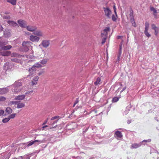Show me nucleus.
I'll return each instance as SVG.
<instances>
[{"label":"nucleus","mask_w":159,"mask_h":159,"mask_svg":"<svg viewBox=\"0 0 159 159\" xmlns=\"http://www.w3.org/2000/svg\"><path fill=\"white\" fill-rule=\"evenodd\" d=\"M4 113V111L2 110H0V116L2 115Z\"/></svg>","instance_id":"obj_57"},{"label":"nucleus","mask_w":159,"mask_h":159,"mask_svg":"<svg viewBox=\"0 0 159 159\" xmlns=\"http://www.w3.org/2000/svg\"><path fill=\"white\" fill-rule=\"evenodd\" d=\"M151 27L152 29L153 30L157 28V27L154 24H152L151 25Z\"/></svg>","instance_id":"obj_50"},{"label":"nucleus","mask_w":159,"mask_h":159,"mask_svg":"<svg viewBox=\"0 0 159 159\" xmlns=\"http://www.w3.org/2000/svg\"><path fill=\"white\" fill-rule=\"evenodd\" d=\"M11 60L12 61L16 63H20L21 62V61L20 60L17 58L11 59Z\"/></svg>","instance_id":"obj_31"},{"label":"nucleus","mask_w":159,"mask_h":159,"mask_svg":"<svg viewBox=\"0 0 159 159\" xmlns=\"http://www.w3.org/2000/svg\"><path fill=\"white\" fill-rule=\"evenodd\" d=\"M89 126L88 127H87L85 129H83V133H85L88 129L89 128Z\"/></svg>","instance_id":"obj_48"},{"label":"nucleus","mask_w":159,"mask_h":159,"mask_svg":"<svg viewBox=\"0 0 159 159\" xmlns=\"http://www.w3.org/2000/svg\"><path fill=\"white\" fill-rule=\"evenodd\" d=\"M10 56L11 57H20L22 56V55H20L18 53L16 52H13L12 54H11ZM23 57H24V56H23Z\"/></svg>","instance_id":"obj_20"},{"label":"nucleus","mask_w":159,"mask_h":159,"mask_svg":"<svg viewBox=\"0 0 159 159\" xmlns=\"http://www.w3.org/2000/svg\"><path fill=\"white\" fill-rule=\"evenodd\" d=\"M129 16L131 18V19H133L134 18L133 16V11L132 10H131L129 14Z\"/></svg>","instance_id":"obj_43"},{"label":"nucleus","mask_w":159,"mask_h":159,"mask_svg":"<svg viewBox=\"0 0 159 159\" xmlns=\"http://www.w3.org/2000/svg\"><path fill=\"white\" fill-rule=\"evenodd\" d=\"M153 30H154L155 31V35L156 36H157L158 34V32L159 30L158 28H157L155 29H154Z\"/></svg>","instance_id":"obj_45"},{"label":"nucleus","mask_w":159,"mask_h":159,"mask_svg":"<svg viewBox=\"0 0 159 159\" xmlns=\"http://www.w3.org/2000/svg\"><path fill=\"white\" fill-rule=\"evenodd\" d=\"M142 145V142H140L138 143H134L131 145V146L130 148L131 149L137 148L141 146Z\"/></svg>","instance_id":"obj_7"},{"label":"nucleus","mask_w":159,"mask_h":159,"mask_svg":"<svg viewBox=\"0 0 159 159\" xmlns=\"http://www.w3.org/2000/svg\"><path fill=\"white\" fill-rule=\"evenodd\" d=\"M30 40L33 42H38L39 39V38L36 36L32 35L30 36Z\"/></svg>","instance_id":"obj_10"},{"label":"nucleus","mask_w":159,"mask_h":159,"mask_svg":"<svg viewBox=\"0 0 159 159\" xmlns=\"http://www.w3.org/2000/svg\"><path fill=\"white\" fill-rule=\"evenodd\" d=\"M25 95H20L16 96L14 99L16 100H22L25 98Z\"/></svg>","instance_id":"obj_12"},{"label":"nucleus","mask_w":159,"mask_h":159,"mask_svg":"<svg viewBox=\"0 0 159 159\" xmlns=\"http://www.w3.org/2000/svg\"><path fill=\"white\" fill-rule=\"evenodd\" d=\"M30 155L28 154L23 156H19L16 159H30L31 157Z\"/></svg>","instance_id":"obj_13"},{"label":"nucleus","mask_w":159,"mask_h":159,"mask_svg":"<svg viewBox=\"0 0 159 159\" xmlns=\"http://www.w3.org/2000/svg\"><path fill=\"white\" fill-rule=\"evenodd\" d=\"M11 155V153L10 152L8 153L7 155H6L4 156L5 159H9L10 158Z\"/></svg>","instance_id":"obj_37"},{"label":"nucleus","mask_w":159,"mask_h":159,"mask_svg":"<svg viewBox=\"0 0 159 159\" xmlns=\"http://www.w3.org/2000/svg\"><path fill=\"white\" fill-rule=\"evenodd\" d=\"M11 52L10 51H6L2 53V55L4 56H10Z\"/></svg>","instance_id":"obj_24"},{"label":"nucleus","mask_w":159,"mask_h":159,"mask_svg":"<svg viewBox=\"0 0 159 159\" xmlns=\"http://www.w3.org/2000/svg\"><path fill=\"white\" fill-rule=\"evenodd\" d=\"M4 35L6 37H10L11 36V33L8 31H6L4 32Z\"/></svg>","instance_id":"obj_27"},{"label":"nucleus","mask_w":159,"mask_h":159,"mask_svg":"<svg viewBox=\"0 0 159 159\" xmlns=\"http://www.w3.org/2000/svg\"><path fill=\"white\" fill-rule=\"evenodd\" d=\"M17 22L21 27L26 28L27 25L26 21L20 19L18 20Z\"/></svg>","instance_id":"obj_4"},{"label":"nucleus","mask_w":159,"mask_h":159,"mask_svg":"<svg viewBox=\"0 0 159 159\" xmlns=\"http://www.w3.org/2000/svg\"><path fill=\"white\" fill-rule=\"evenodd\" d=\"M113 9H114L115 13L116 16H117V13H116V6H115V5H114L113 6Z\"/></svg>","instance_id":"obj_53"},{"label":"nucleus","mask_w":159,"mask_h":159,"mask_svg":"<svg viewBox=\"0 0 159 159\" xmlns=\"http://www.w3.org/2000/svg\"><path fill=\"white\" fill-rule=\"evenodd\" d=\"M7 23L10 25H12L14 27L18 26L16 22L13 21L8 20L7 21Z\"/></svg>","instance_id":"obj_17"},{"label":"nucleus","mask_w":159,"mask_h":159,"mask_svg":"<svg viewBox=\"0 0 159 159\" xmlns=\"http://www.w3.org/2000/svg\"><path fill=\"white\" fill-rule=\"evenodd\" d=\"M105 15L108 19L111 18V15L112 13L111 11L108 7H103Z\"/></svg>","instance_id":"obj_2"},{"label":"nucleus","mask_w":159,"mask_h":159,"mask_svg":"<svg viewBox=\"0 0 159 159\" xmlns=\"http://www.w3.org/2000/svg\"><path fill=\"white\" fill-rule=\"evenodd\" d=\"M129 109L128 111L126 110L124 112V113H123L124 115H126L128 113V111H129Z\"/></svg>","instance_id":"obj_58"},{"label":"nucleus","mask_w":159,"mask_h":159,"mask_svg":"<svg viewBox=\"0 0 159 159\" xmlns=\"http://www.w3.org/2000/svg\"><path fill=\"white\" fill-rule=\"evenodd\" d=\"M106 37H107V36H105V37L104 38L102 39V44H103L104 43H105V42H106Z\"/></svg>","instance_id":"obj_51"},{"label":"nucleus","mask_w":159,"mask_h":159,"mask_svg":"<svg viewBox=\"0 0 159 159\" xmlns=\"http://www.w3.org/2000/svg\"><path fill=\"white\" fill-rule=\"evenodd\" d=\"M34 34L36 35L39 36H42V34L40 30H37L34 31Z\"/></svg>","instance_id":"obj_26"},{"label":"nucleus","mask_w":159,"mask_h":159,"mask_svg":"<svg viewBox=\"0 0 159 159\" xmlns=\"http://www.w3.org/2000/svg\"><path fill=\"white\" fill-rule=\"evenodd\" d=\"M3 28L2 25H0V32L3 30Z\"/></svg>","instance_id":"obj_60"},{"label":"nucleus","mask_w":159,"mask_h":159,"mask_svg":"<svg viewBox=\"0 0 159 159\" xmlns=\"http://www.w3.org/2000/svg\"><path fill=\"white\" fill-rule=\"evenodd\" d=\"M110 30V29L109 27H106L103 30L104 33H101L102 36L103 37L104 35H105V36H106L107 34V32L109 31Z\"/></svg>","instance_id":"obj_14"},{"label":"nucleus","mask_w":159,"mask_h":159,"mask_svg":"<svg viewBox=\"0 0 159 159\" xmlns=\"http://www.w3.org/2000/svg\"><path fill=\"white\" fill-rule=\"evenodd\" d=\"M5 13L6 14H8L10 13V12L8 11H6L5 12Z\"/></svg>","instance_id":"obj_64"},{"label":"nucleus","mask_w":159,"mask_h":159,"mask_svg":"<svg viewBox=\"0 0 159 159\" xmlns=\"http://www.w3.org/2000/svg\"><path fill=\"white\" fill-rule=\"evenodd\" d=\"M43 142V141L42 140H35L34 141H30L27 143L28 144L26 145V147H29L30 146L34 144H36V143H38L37 144V145H39V144L42 143Z\"/></svg>","instance_id":"obj_3"},{"label":"nucleus","mask_w":159,"mask_h":159,"mask_svg":"<svg viewBox=\"0 0 159 159\" xmlns=\"http://www.w3.org/2000/svg\"><path fill=\"white\" fill-rule=\"evenodd\" d=\"M12 48V46L11 45H8L7 46H4L2 47V49L3 50H9Z\"/></svg>","instance_id":"obj_22"},{"label":"nucleus","mask_w":159,"mask_h":159,"mask_svg":"<svg viewBox=\"0 0 159 159\" xmlns=\"http://www.w3.org/2000/svg\"><path fill=\"white\" fill-rule=\"evenodd\" d=\"M22 85L21 82H16L12 86V91L15 93H17L19 92L21 89L20 88Z\"/></svg>","instance_id":"obj_1"},{"label":"nucleus","mask_w":159,"mask_h":159,"mask_svg":"<svg viewBox=\"0 0 159 159\" xmlns=\"http://www.w3.org/2000/svg\"><path fill=\"white\" fill-rule=\"evenodd\" d=\"M10 120V118H9L8 117L7 118H6L3 119L2 120V122L3 123H5L8 122Z\"/></svg>","instance_id":"obj_38"},{"label":"nucleus","mask_w":159,"mask_h":159,"mask_svg":"<svg viewBox=\"0 0 159 159\" xmlns=\"http://www.w3.org/2000/svg\"><path fill=\"white\" fill-rule=\"evenodd\" d=\"M115 136L117 139H119L123 137V135L121 132L117 131L115 132Z\"/></svg>","instance_id":"obj_8"},{"label":"nucleus","mask_w":159,"mask_h":159,"mask_svg":"<svg viewBox=\"0 0 159 159\" xmlns=\"http://www.w3.org/2000/svg\"><path fill=\"white\" fill-rule=\"evenodd\" d=\"M131 21L132 23V25L134 27H135L136 26V24L134 22V18L133 19H131Z\"/></svg>","instance_id":"obj_41"},{"label":"nucleus","mask_w":159,"mask_h":159,"mask_svg":"<svg viewBox=\"0 0 159 159\" xmlns=\"http://www.w3.org/2000/svg\"><path fill=\"white\" fill-rule=\"evenodd\" d=\"M18 101H11L9 102V104L10 105H13V104H17L18 103Z\"/></svg>","instance_id":"obj_36"},{"label":"nucleus","mask_w":159,"mask_h":159,"mask_svg":"<svg viewBox=\"0 0 159 159\" xmlns=\"http://www.w3.org/2000/svg\"><path fill=\"white\" fill-rule=\"evenodd\" d=\"M9 64V63L8 62H6L5 63V65H4V66H5V69H6V68L7 67V70L8 69V65Z\"/></svg>","instance_id":"obj_56"},{"label":"nucleus","mask_w":159,"mask_h":159,"mask_svg":"<svg viewBox=\"0 0 159 159\" xmlns=\"http://www.w3.org/2000/svg\"><path fill=\"white\" fill-rule=\"evenodd\" d=\"M119 100V98L117 97H115L112 99V102H117Z\"/></svg>","instance_id":"obj_35"},{"label":"nucleus","mask_w":159,"mask_h":159,"mask_svg":"<svg viewBox=\"0 0 159 159\" xmlns=\"http://www.w3.org/2000/svg\"><path fill=\"white\" fill-rule=\"evenodd\" d=\"M73 124V123L70 124V125L69 124H68L66 126L67 128L69 130H71L72 129H73L74 128L71 127V126H72Z\"/></svg>","instance_id":"obj_34"},{"label":"nucleus","mask_w":159,"mask_h":159,"mask_svg":"<svg viewBox=\"0 0 159 159\" xmlns=\"http://www.w3.org/2000/svg\"><path fill=\"white\" fill-rule=\"evenodd\" d=\"M131 122V121L130 120H128L127 121V123L128 124H129Z\"/></svg>","instance_id":"obj_61"},{"label":"nucleus","mask_w":159,"mask_h":159,"mask_svg":"<svg viewBox=\"0 0 159 159\" xmlns=\"http://www.w3.org/2000/svg\"><path fill=\"white\" fill-rule=\"evenodd\" d=\"M8 91V89L7 88H3L0 89V94H3L7 93Z\"/></svg>","instance_id":"obj_15"},{"label":"nucleus","mask_w":159,"mask_h":159,"mask_svg":"<svg viewBox=\"0 0 159 159\" xmlns=\"http://www.w3.org/2000/svg\"><path fill=\"white\" fill-rule=\"evenodd\" d=\"M101 78L99 77H98L96 81L94 82V84L96 85H98L100 84V82L101 81Z\"/></svg>","instance_id":"obj_29"},{"label":"nucleus","mask_w":159,"mask_h":159,"mask_svg":"<svg viewBox=\"0 0 159 159\" xmlns=\"http://www.w3.org/2000/svg\"><path fill=\"white\" fill-rule=\"evenodd\" d=\"M39 79L38 76L34 77L33 79L32 80L31 85L32 86L36 84L37 83Z\"/></svg>","instance_id":"obj_11"},{"label":"nucleus","mask_w":159,"mask_h":159,"mask_svg":"<svg viewBox=\"0 0 159 159\" xmlns=\"http://www.w3.org/2000/svg\"><path fill=\"white\" fill-rule=\"evenodd\" d=\"M150 10L151 11L153 12V15L155 17H156L157 16V11L156 9L154 7H150Z\"/></svg>","instance_id":"obj_21"},{"label":"nucleus","mask_w":159,"mask_h":159,"mask_svg":"<svg viewBox=\"0 0 159 159\" xmlns=\"http://www.w3.org/2000/svg\"><path fill=\"white\" fill-rule=\"evenodd\" d=\"M16 115V114L15 113L11 114V115H9L8 117L9 118H10V120L11 119L14 118L15 117Z\"/></svg>","instance_id":"obj_40"},{"label":"nucleus","mask_w":159,"mask_h":159,"mask_svg":"<svg viewBox=\"0 0 159 159\" xmlns=\"http://www.w3.org/2000/svg\"><path fill=\"white\" fill-rule=\"evenodd\" d=\"M6 100V98L5 97H0V101H4Z\"/></svg>","instance_id":"obj_54"},{"label":"nucleus","mask_w":159,"mask_h":159,"mask_svg":"<svg viewBox=\"0 0 159 159\" xmlns=\"http://www.w3.org/2000/svg\"><path fill=\"white\" fill-rule=\"evenodd\" d=\"M151 141V139H148L147 140H144L141 142H142V144L143 143V142L149 143V142H150Z\"/></svg>","instance_id":"obj_46"},{"label":"nucleus","mask_w":159,"mask_h":159,"mask_svg":"<svg viewBox=\"0 0 159 159\" xmlns=\"http://www.w3.org/2000/svg\"><path fill=\"white\" fill-rule=\"evenodd\" d=\"M149 27V24L148 23L146 22L145 25V30H148V29Z\"/></svg>","instance_id":"obj_42"},{"label":"nucleus","mask_w":159,"mask_h":159,"mask_svg":"<svg viewBox=\"0 0 159 159\" xmlns=\"http://www.w3.org/2000/svg\"><path fill=\"white\" fill-rule=\"evenodd\" d=\"M16 0H7V2L10 3L13 5L16 4Z\"/></svg>","instance_id":"obj_30"},{"label":"nucleus","mask_w":159,"mask_h":159,"mask_svg":"<svg viewBox=\"0 0 159 159\" xmlns=\"http://www.w3.org/2000/svg\"><path fill=\"white\" fill-rule=\"evenodd\" d=\"M29 71L30 72L29 76H31L34 75L36 73V69L34 67L32 66L30 68Z\"/></svg>","instance_id":"obj_9"},{"label":"nucleus","mask_w":159,"mask_h":159,"mask_svg":"<svg viewBox=\"0 0 159 159\" xmlns=\"http://www.w3.org/2000/svg\"><path fill=\"white\" fill-rule=\"evenodd\" d=\"M48 60L47 59H44L41 60L40 61V63L42 65L45 64L47 62Z\"/></svg>","instance_id":"obj_32"},{"label":"nucleus","mask_w":159,"mask_h":159,"mask_svg":"<svg viewBox=\"0 0 159 159\" xmlns=\"http://www.w3.org/2000/svg\"><path fill=\"white\" fill-rule=\"evenodd\" d=\"M25 106V104L23 102H21L20 101H18L17 106V108H21L24 107Z\"/></svg>","instance_id":"obj_18"},{"label":"nucleus","mask_w":159,"mask_h":159,"mask_svg":"<svg viewBox=\"0 0 159 159\" xmlns=\"http://www.w3.org/2000/svg\"><path fill=\"white\" fill-rule=\"evenodd\" d=\"M24 47V48H23V49H24V51L25 52H27L28 51V50H29V48H28L27 47V46H23Z\"/></svg>","instance_id":"obj_49"},{"label":"nucleus","mask_w":159,"mask_h":159,"mask_svg":"<svg viewBox=\"0 0 159 159\" xmlns=\"http://www.w3.org/2000/svg\"><path fill=\"white\" fill-rule=\"evenodd\" d=\"M60 118V117L59 116H55L53 117L52 118L51 120H53L56 119H58L57 120H56L55 121H54L52 125L54 124V123H57V121H58V119Z\"/></svg>","instance_id":"obj_23"},{"label":"nucleus","mask_w":159,"mask_h":159,"mask_svg":"<svg viewBox=\"0 0 159 159\" xmlns=\"http://www.w3.org/2000/svg\"><path fill=\"white\" fill-rule=\"evenodd\" d=\"M126 88V86H125L122 89V90L120 91V93H121L124 90H125Z\"/></svg>","instance_id":"obj_59"},{"label":"nucleus","mask_w":159,"mask_h":159,"mask_svg":"<svg viewBox=\"0 0 159 159\" xmlns=\"http://www.w3.org/2000/svg\"><path fill=\"white\" fill-rule=\"evenodd\" d=\"M50 45V42L48 40H43L41 44L39 45V46H42L44 48H47Z\"/></svg>","instance_id":"obj_5"},{"label":"nucleus","mask_w":159,"mask_h":159,"mask_svg":"<svg viewBox=\"0 0 159 159\" xmlns=\"http://www.w3.org/2000/svg\"><path fill=\"white\" fill-rule=\"evenodd\" d=\"M121 51H120V52H119V53H118V55L120 56L121 55Z\"/></svg>","instance_id":"obj_63"},{"label":"nucleus","mask_w":159,"mask_h":159,"mask_svg":"<svg viewBox=\"0 0 159 159\" xmlns=\"http://www.w3.org/2000/svg\"><path fill=\"white\" fill-rule=\"evenodd\" d=\"M122 37V36H119H119H117V39H120V38H121V37Z\"/></svg>","instance_id":"obj_62"},{"label":"nucleus","mask_w":159,"mask_h":159,"mask_svg":"<svg viewBox=\"0 0 159 159\" xmlns=\"http://www.w3.org/2000/svg\"><path fill=\"white\" fill-rule=\"evenodd\" d=\"M79 102V98H76V100H75L74 103L75 105L76 104Z\"/></svg>","instance_id":"obj_55"},{"label":"nucleus","mask_w":159,"mask_h":159,"mask_svg":"<svg viewBox=\"0 0 159 159\" xmlns=\"http://www.w3.org/2000/svg\"><path fill=\"white\" fill-rule=\"evenodd\" d=\"M116 16H115L114 15H113L112 16V17H111L112 20L113 21H116ZM117 16H116V17Z\"/></svg>","instance_id":"obj_44"},{"label":"nucleus","mask_w":159,"mask_h":159,"mask_svg":"<svg viewBox=\"0 0 159 159\" xmlns=\"http://www.w3.org/2000/svg\"><path fill=\"white\" fill-rule=\"evenodd\" d=\"M27 30L29 31L33 32L35 31L37 29V27L35 26L27 25L26 27Z\"/></svg>","instance_id":"obj_6"},{"label":"nucleus","mask_w":159,"mask_h":159,"mask_svg":"<svg viewBox=\"0 0 159 159\" xmlns=\"http://www.w3.org/2000/svg\"><path fill=\"white\" fill-rule=\"evenodd\" d=\"M93 112H94V114H96L97 112V111L96 110H93L90 111L89 113H88V112L86 111H85L84 112V116H86V115H89Z\"/></svg>","instance_id":"obj_19"},{"label":"nucleus","mask_w":159,"mask_h":159,"mask_svg":"<svg viewBox=\"0 0 159 159\" xmlns=\"http://www.w3.org/2000/svg\"><path fill=\"white\" fill-rule=\"evenodd\" d=\"M33 92V90L29 91L27 92L26 93H25V94H27V95L30 94L31 93H32Z\"/></svg>","instance_id":"obj_52"},{"label":"nucleus","mask_w":159,"mask_h":159,"mask_svg":"<svg viewBox=\"0 0 159 159\" xmlns=\"http://www.w3.org/2000/svg\"><path fill=\"white\" fill-rule=\"evenodd\" d=\"M6 111L8 114H11L12 112V109L10 107H7L6 109Z\"/></svg>","instance_id":"obj_28"},{"label":"nucleus","mask_w":159,"mask_h":159,"mask_svg":"<svg viewBox=\"0 0 159 159\" xmlns=\"http://www.w3.org/2000/svg\"><path fill=\"white\" fill-rule=\"evenodd\" d=\"M8 42L4 40H0V47L2 49V47L7 44Z\"/></svg>","instance_id":"obj_16"},{"label":"nucleus","mask_w":159,"mask_h":159,"mask_svg":"<svg viewBox=\"0 0 159 159\" xmlns=\"http://www.w3.org/2000/svg\"><path fill=\"white\" fill-rule=\"evenodd\" d=\"M33 67H34L35 68H41L43 66H42L39 63H35L33 66Z\"/></svg>","instance_id":"obj_25"},{"label":"nucleus","mask_w":159,"mask_h":159,"mask_svg":"<svg viewBox=\"0 0 159 159\" xmlns=\"http://www.w3.org/2000/svg\"><path fill=\"white\" fill-rule=\"evenodd\" d=\"M148 30H145L144 33L148 37H149L151 36L150 34L148 32Z\"/></svg>","instance_id":"obj_39"},{"label":"nucleus","mask_w":159,"mask_h":159,"mask_svg":"<svg viewBox=\"0 0 159 159\" xmlns=\"http://www.w3.org/2000/svg\"><path fill=\"white\" fill-rule=\"evenodd\" d=\"M30 43L31 42L29 41H25L23 42L22 45L23 46H26L27 47V45H29Z\"/></svg>","instance_id":"obj_33"},{"label":"nucleus","mask_w":159,"mask_h":159,"mask_svg":"<svg viewBox=\"0 0 159 159\" xmlns=\"http://www.w3.org/2000/svg\"><path fill=\"white\" fill-rule=\"evenodd\" d=\"M10 18V16H3V18L6 19H9Z\"/></svg>","instance_id":"obj_47"}]
</instances>
